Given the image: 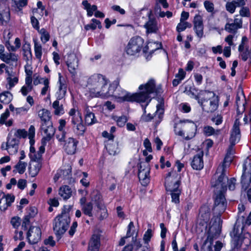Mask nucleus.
<instances>
[{"label": "nucleus", "mask_w": 251, "mask_h": 251, "mask_svg": "<svg viewBox=\"0 0 251 251\" xmlns=\"http://www.w3.org/2000/svg\"><path fill=\"white\" fill-rule=\"evenodd\" d=\"M223 176L222 175L219 178L218 181L213 184V187L215 188L214 191L215 195L213 210L214 214L217 215L212 218L209 223L208 236L201 248V251H211L213 240L216 239L221 232L222 220L220 216L226 209L227 205L224 195V193L226 192L225 182L222 183V181H226L227 179Z\"/></svg>", "instance_id": "nucleus-1"}, {"label": "nucleus", "mask_w": 251, "mask_h": 251, "mask_svg": "<svg viewBox=\"0 0 251 251\" xmlns=\"http://www.w3.org/2000/svg\"><path fill=\"white\" fill-rule=\"evenodd\" d=\"M119 83V80H115L110 85L108 88L107 85L106 88L102 90L99 97L108 98L110 96H115L121 98L124 100L136 101L139 102L147 101L146 104V106H147L151 101L150 95L153 94L158 95L162 93L161 86L156 87L154 80L151 79L145 84H142L139 86V89L141 91L140 93L130 95L125 91H122V95H120L115 93Z\"/></svg>", "instance_id": "nucleus-2"}, {"label": "nucleus", "mask_w": 251, "mask_h": 251, "mask_svg": "<svg viewBox=\"0 0 251 251\" xmlns=\"http://www.w3.org/2000/svg\"><path fill=\"white\" fill-rule=\"evenodd\" d=\"M70 208V206H64L61 213L53 220V230L58 239L61 238L69 226L71 222L69 214Z\"/></svg>", "instance_id": "nucleus-3"}, {"label": "nucleus", "mask_w": 251, "mask_h": 251, "mask_svg": "<svg viewBox=\"0 0 251 251\" xmlns=\"http://www.w3.org/2000/svg\"><path fill=\"white\" fill-rule=\"evenodd\" d=\"M240 121L238 119H236L234 122L233 126L231 132L230 137V145L228 147L226 154L225 157L223 165L221 167H225L228 165L232 160V155L234 153L233 146L238 143L241 138V133L240 130Z\"/></svg>", "instance_id": "nucleus-4"}, {"label": "nucleus", "mask_w": 251, "mask_h": 251, "mask_svg": "<svg viewBox=\"0 0 251 251\" xmlns=\"http://www.w3.org/2000/svg\"><path fill=\"white\" fill-rule=\"evenodd\" d=\"M107 80L100 74H94L88 80V86L91 97H99L102 90L106 88Z\"/></svg>", "instance_id": "nucleus-5"}, {"label": "nucleus", "mask_w": 251, "mask_h": 251, "mask_svg": "<svg viewBox=\"0 0 251 251\" xmlns=\"http://www.w3.org/2000/svg\"><path fill=\"white\" fill-rule=\"evenodd\" d=\"M203 97L199 101V104L202 110L207 113H212L217 110L218 107V98L215 94L211 91L201 92Z\"/></svg>", "instance_id": "nucleus-6"}, {"label": "nucleus", "mask_w": 251, "mask_h": 251, "mask_svg": "<svg viewBox=\"0 0 251 251\" xmlns=\"http://www.w3.org/2000/svg\"><path fill=\"white\" fill-rule=\"evenodd\" d=\"M152 158V155H149L146 157L145 162H140L138 167V177L143 185H146L149 182L151 168L149 162Z\"/></svg>", "instance_id": "nucleus-7"}, {"label": "nucleus", "mask_w": 251, "mask_h": 251, "mask_svg": "<svg viewBox=\"0 0 251 251\" xmlns=\"http://www.w3.org/2000/svg\"><path fill=\"white\" fill-rule=\"evenodd\" d=\"M180 176L176 172H169L166 177L165 186L166 190L170 192H176L177 190H181L179 188L180 184Z\"/></svg>", "instance_id": "nucleus-8"}, {"label": "nucleus", "mask_w": 251, "mask_h": 251, "mask_svg": "<svg viewBox=\"0 0 251 251\" xmlns=\"http://www.w3.org/2000/svg\"><path fill=\"white\" fill-rule=\"evenodd\" d=\"M222 176L226 177L227 179L226 181H222V183L225 182V185L226 187V190H227V186L229 190L233 191L235 188L236 179L234 177H232L230 179H228L226 176V170L225 167H219L216 172V175L215 177V178H212L211 180V185L213 187V184L216 183L219 180V178Z\"/></svg>", "instance_id": "nucleus-9"}, {"label": "nucleus", "mask_w": 251, "mask_h": 251, "mask_svg": "<svg viewBox=\"0 0 251 251\" xmlns=\"http://www.w3.org/2000/svg\"><path fill=\"white\" fill-rule=\"evenodd\" d=\"M144 40L139 36L132 38L129 41L126 49L128 55H135L139 52L143 48Z\"/></svg>", "instance_id": "nucleus-10"}, {"label": "nucleus", "mask_w": 251, "mask_h": 251, "mask_svg": "<svg viewBox=\"0 0 251 251\" xmlns=\"http://www.w3.org/2000/svg\"><path fill=\"white\" fill-rule=\"evenodd\" d=\"M251 182V159L247 158L243 165V173L241 177L242 189L246 190Z\"/></svg>", "instance_id": "nucleus-11"}, {"label": "nucleus", "mask_w": 251, "mask_h": 251, "mask_svg": "<svg viewBox=\"0 0 251 251\" xmlns=\"http://www.w3.org/2000/svg\"><path fill=\"white\" fill-rule=\"evenodd\" d=\"M180 124L182 125L181 128L184 129L185 131L188 134L185 137L186 140H189L195 136L197 126L194 122L187 120L180 121Z\"/></svg>", "instance_id": "nucleus-12"}, {"label": "nucleus", "mask_w": 251, "mask_h": 251, "mask_svg": "<svg viewBox=\"0 0 251 251\" xmlns=\"http://www.w3.org/2000/svg\"><path fill=\"white\" fill-rule=\"evenodd\" d=\"M71 124L74 132L77 135H83L86 130V126L83 124L82 117H76L71 120Z\"/></svg>", "instance_id": "nucleus-13"}, {"label": "nucleus", "mask_w": 251, "mask_h": 251, "mask_svg": "<svg viewBox=\"0 0 251 251\" xmlns=\"http://www.w3.org/2000/svg\"><path fill=\"white\" fill-rule=\"evenodd\" d=\"M66 63L69 71L73 75L76 74V70L78 66V60L76 55L74 53L68 54Z\"/></svg>", "instance_id": "nucleus-14"}, {"label": "nucleus", "mask_w": 251, "mask_h": 251, "mask_svg": "<svg viewBox=\"0 0 251 251\" xmlns=\"http://www.w3.org/2000/svg\"><path fill=\"white\" fill-rule=\"evenodd\" d=\"M27 237L30 244H34L37 243L41 239V229L37 226L30 227L27 232Z\"/></svg>", "instance_id": "nucleus-15"}, {"label": "nucleus", "mask_w": 251, "mask_h": 251, "mask_svg": "<svg viewBox=\"0 0 251 251\" xmlns=\"http://www.w3.org/2000/svg\"><path fill=\"white\" fill-rule=\"evenodd\" d=\"M203 151L199 150L197 154L195 155L191 162L192 167L196 170H201L203 168Z\"/></svg>", "instance_id": "nucleus-16"}, {"label": "nucleus", "mask_w": 251, "mask_h": 251, "mask_svg": "<svg viewBox=\"0 0 251 251\" xmlns=\"http://www.w3.org/2000/svg\"><path fill=\"white\" fill-rule=\"evenodd\" d=\"M194 29L199 38H201L203 35V25L202 18L200 15L195 16L194 19Z\"/></svg>", "instance_id": "nucleus-17"}, {"label": "nucleus", "mask_w": 251, "mask_h": 251, "mask_svg": "<svg viewBox=\"0 0 251 251\" xmlns=\"http://www.w3.org/2000/svg\"><path fill=\"white\" fill-rule=\"evenodd\" d=\"M64 149L69 154H73L75 152L78 141L73 138L70 137L67 140L64 139Z\"/></svg>", "instance_id": "nucleus-18"}, {"label": "nucleus", "mask_w": 251, "mask_h": 251, "mask_svg": "<svg viewBox=\"0 0 251 251\" xmlns=\"http://www.w3.org/2000/svg\"><path fill=\"white\" fill-rule=\"evenodd\" d=\"M19 140L17 138L10 139L8 137L6 144L5 150H7L10 154H14L17 153Z\"/></svg>", "instance_id": "nucleus-19"}, {"label": "nucleus", "mask_w": 251, "mask_h": 251, "mask_svg": "<svg viewBox=\"0 0 251 251\" xmlns=\"http://www.w3.org/2000/svg\"><path fill=\"white\" fill-rule=\"evenodd\" d=\"M236 103L237 106V112L238 114H241L245 109L246 99L243 92L238 93L236 97Z\"/></svg>", "instance_id": "nucleus-20"}, {"label": "nucleus", "mask_w": 251, "mask_h": 251, "mask_svg": "<svg viewBox=\"0 0 251 251\" xmlns=\"http://www.w3.org/2000/svg\"><path fill=\"white\" fill-rule=\"evenodd\" d=\"M59 80L58 82L59 83V90L56 93L57 100H60L62 99L65 96L67 90V85L65 83V80L62 79L61 74L58 73Z\"/></svg>", "instance_id": "nucleus-21"}, {"label": "nucleus", "mask_w": 251, "mask_h": 251, "mask_svg": "<svg viewBox=\"0 0 251 251\" xmlns=\"http://www.w3.org/2000/svg\"><path fill=\"white\" fill-rule=\"evenodd\" d=\"M18 57V55L15 53L5 52L2 56H0V59L5 63L11 65L13 63L17 62Z\"/></svg>", "instance_id": "nucleus-22"}, {"label": "nucleus", "mask_w": 251, "mask_h": 251, "mask_svg": "<svg viewBox=\"0 0 251 251\" xmlns=\"http://www.w3.org/2000/svg\"><path fill=\"white\" fill-rule=\"evenodd\" d=\"M100 246V235L94 234L89 242L88 251H99Z\"/></svg>", "instance_id": "nucleus-23"}, {"label": "nucleus", "mask_w": 251, "mask_h": 251, "mask_svg": "<svg viewBox=\"0 0 251 251\" xmlns=\"http://www.w3.org/2000/svg\"><path fill=\"white\" fill-rule=\"evenodd\" d=\"M145 28L147 29V32L148 33H156L158 28L157 27V23L155 18L149 17V20L144 25Z\"/></svg>", "instance_id": "nucleus-24"}, {"label": "nucleus", "mask_w": 251, "mask_h": 251, "mask_svg": "<svg viewBox=\"0 0 251 251\" xmlns=\"http://www.w3.org/2000/svg\"><path fill=\"white\" fill-rule=\"evenodd\" d=\"M42 165V161H31L29 164L28 171L31 177H35L38 175Z\"/></svg>", "instance_id": "nucleus-25"}, {"label": "nucleus", "mask_w": 251, "mask_h": 251, "mask_svg": "<svg viewBox=\"0 0 251 251\" xmlns=\"http://www.w3.org/2000/svg\"><path fill=\"white\" fill-rule=\"evenodd\" d=\"M41 129L46 135L47 139H51L55 133V128L53 127L51 122L47 124H42Z\"/></svg>", "instance_id": "nucleus-26"}, {"label": "nucleus", "mask_w": 251, "mask_h": 251, "mask_svg": "<svg viewBox=\"0 0 251 251\" xmlns=\"http://www.w3.org/2000/svg\"><path fill=\"white\" fill-rule=\"evenodd\" d=\"M85 124L88 126H91L97 123V119L96 118L94 114L91 111L90 107L86 106L85 110Z\"/></svg>", "instance_id": "nucleus-27"}, {"label": "nucleus", "mask_w": 251, "mask_h": 251, "mask_svg": "<svg viewBox=\"0 0 251 251\" xmlns=\"http://www.w3.org/2000/svg\"><path fill=\"white\" fill-rule=\"evenodd\" d=\"M59 126L58 127L59 133L56 135V138L58 141L61 142L64 141V139L66 138V132L64 130L66 125V121L65 120L61 119L59 121Z\"/></svg>", "instance_id": "nucleus-28"}, {"label": "nucleus", "mask_w": 251, "mask_h": 251, "mask_svg": "<svg viewBox=\"0 0 251 251\" xmlns=\"http://www.w3.org/2000/svg\"><path fill=\"white\" fill-rule=\"evenodd\" d=\"M23 55L24 59L27 63H32V55L30 45L27 44L23 47Z\"/></svg>", "instance_id": "nucleus-29"}, {"label": "nucleus", "mask_w": 251, "mask_h": 251, "mask_svg": "<svg viewBox=\"0 0 251 251\" xmlns=\"http://www.w3.org/2000/svg\"><path fill=\"white\" fill-rule=\"evenodd\" d=\"M90 202L95 204L97 208L105 205L101 195L98 192L93 193Z\"/></svg>", "instance_id": "nucleus-30"}, {"label": "nucleus", "mask_w": 251, "mask_h": 251, "mask_svg": "<svg viewBox=\"0 0 251 251\" xmlns=\"http://www.w3.org/2000/svg\"><path fill=\"white\" fill-rule=\"evenodd\" d=\"M50 114L49 111L44 108L38 111V115L42 122V124H48V123H51Z\"/></svg>", "instance_id": "nucleus-31"}, {"label": "nucleus", "mask_w": 251, "mask_h": 251, "mask_svg": "<svg viewBox=\"0 0 251 251\" xmlns=\"http://www.w3.org/2000/svg\"><path fill=\"white\" fill-rule=\"evenodd\" d=\"M10 20V12L8 8L3 9L0 5V21L2 25L7 24Z\"/></svg>", "instance_id": "nucleus-32"}, {"label": "nucleus", "mask_w": 251, "mask_h": 251, "mask_svg": "<svg viewBox=\"0 0 251 251\" xmlns=\"http://www.w3.org/2000/svg\"><path fill=\"white\" fill-rule=\"evenodd\" d=\"M84 9L87 11V16L91 17L93 15L94 12L97 11V6L96 5H91L87 0H85L82 2Z\"/></svg>", "instance_id": "nucleus-33"}, {"label": "nucleus", "mask_w": 251, "mask_h": 251, "mask_svg": "<svg viewBox=\"0 0 251 251\" xmlns=\"http://www.w3.org/2000/svg\"><path fill=\"white\" fill-rule=\"evenodd\" d=\"M72 191L69 186H63L60 188L59 194L64 200L69 199L72 196Z\"/></svg>", "instance_id": "nucleus-34"}, {"label": "nucleus", "mask_w": 251, "mask_h": 251, "mask_svg": "<svg viewBox=\"0 0 251 251\" xmlns=\"http://www.w3.org/2000/svg\"><path fill=\"white\" fill-rule=\"evenodd\" d=\"M203 132L204 134L206 136H210L211 135L217 136L220 134L221 130H215L213 127L209 126H204L203 128Z\"/></svg>", "instance_id": "nucleus-35"}, {"label": "nucleus", "mask_w": 251, "mask_h": 251, "mask_svg": "<svg viewBox=\"0 0 251 251\" xmlns=\"http://www.w3.org/2000/svg\"><path fill=\"white\" fill-rule=\"evenodd\" d=\"M12 100V95L8 91L0 94V101L4 104H8Z\"/></svg>", "instance_id": "nucleus-36"}, {"label": "nucleus", "mask_w": 251, "mask_h": 251, "mask_svg": "<svg viewBox=\"0 0 251 251\" xmlns=\"http://www.w3.org/2000/svg\"><path fill=\"white\" fill-rule=\"evenodd\" d=\"M93 203L90 201L87 202L86 204L81 207V210L82 211L83 213L89 217L93 216Z\"/></svg>", "instance_id": "nucleus-37"}, {"label": "nucleus", "mask_w": 251, "mask_h": 251, "mask_svg": "<svg viewBox=\"0 0 251 251\" xmlns=\"http://www.w3.org/2000/svg\"><path fill=\"white\" fill-rule=\"evenodd\" d=\"M52 107L54 109V112L55 115H59L64 113L63 104H60L58 100H56L53 102Z\"/></svg>", "instance_id": "nucleus-38"}, {"label": "nucleus", "mask_w": 251, "mask_h": 251, "mask_svg": "<svg viewBox=\"0 0 251 251\" xmlns=\"http://www.w3.org/2000/svg\"><path fill=\"white\" fill-rule=\"evenodd\" d=\"M92 23L86 25L84 26V28L86 30H88L90 29L95 30L97 28V25L99 29H101L102 28V26L101 25V23L100 21L96 19H93L91 20Z\"/></svg>", "instance_id": "nucleus-39"}, {"label": "nucleus", "mask_w": 251, "mask_h": 251, "mask_svg": "<svg viewBox=\"0 0 251 251\" xmlns=\"http://www.w3.org/2000/svg\"><path fill=\"white\" fill-rule=\"evenodd\" d=\"M1 194H2L3 196L0 199V203H7L8 206H10L11 203L14 202L15 197L10 194L5 195L2 192H1Z\"/></svg>", "instance_id": "nucleus-40"}, {"label": "nucleus", "mask_w": 251, "mask_h": 251, "mask_svg": "<svg viewBox=\"0 0 251 251\" xmlns=\"http://www.w3.org/2000/svg\"><path fill=\"white\" fill-rule=\"evenodd\" d=\"M197 94L196 92H197V90L195 88H190V89L187 91V94L190 97V98L192 99H194L198 100V103H199V101L201 100L200 99L201 96H202L201 94V92Z\"/></svg>", "instance_id": "nucleus-41"}, {"label": "nucleus", "mask_w": 251, "mask_h": 251, "mask_svg": "<svg viewBox=\"0 0 251 251\" xmlns=\"http://www.w3.org/2000/svg\"><path fill=\"white\" fill-rule=\"evenodd\" d=\"M38 31L41 34L40 38L43 43L45 44L49 40L50 38V34L45 28H41Z\"/></svg>", "instance_id": "nucleus-42"}, {"label": "nucleus", "mask_w": 251, "mask_h": 251, "mask_svg": "<svg viewBox=\"0 0 251 251\" xmlns=\"http://www.w3.org/2000/svg\"><path fill=\"white\" fill-rule=\"evenodd\" d=\"M34 47L35 56L40 61L42 55V46L36 41H34Z\"/></svg>", "instance_id": "nucleus-43"}, {"label": "nucleus", "mask_w": 251, "mask_h": 251, "mask_svg": "<svg viewBox=\"0 0 251 251\" xmlns=\"http://www.w3.org/2000/svg\"><path fill=\"white\" fill-rule=\"evenodd\" d=\"M191 26V24L188 22L180 21L176 26V30L178 33H180L184 31L187 28H190Z\"/></svg>", "instance_id": "nucleus-44"}, {"label": "nucleus", "mask_w": 251, "mask_h": 251, "mask_svg": "<svg viewBox=\"0 0 251 251\" xmlns=\"http://www.w3.org/2000/svg\"><path fill=\"white\" fill-rule=\"evenodd\" d=\"M204 7L206 11L212 15L215 13L214 10V5L213 3L209 0H205L203 2Z\"/></svg>", "instance_id": "nucleus-45"}, {"label": "nucleus", "mask_w": 251, "mask_h": 251, "mask_svg": "<svg viewBox=\"0 0 251 251\" xmlns=\"http://www.w3.org/2000/svg\"><path fill=\"white\" fill-rule=\"evenodd\" d=\"M201 217L203 218V220L207 222L210 218V212L209 209L206 207H201L200 209Z\"/></svg>", "instance_id": "nucleus-46"}, {"label": "nucleus", "mask_w": 251, "mask_h": 251, "mask_svg": "<svg viewBox=\"0 0 251 251\" xmlns=\"http://www.w3.org/2000/svg\"><path fill=\"white\" fill-rule=\"evenodd\" d=\"M26 166V163L20 160L15 165V168L19 174H23L25 172Z\"/></svg>", "instance_id": "nucleus-47"}, {"label": "nucleus", "mask_w": 251, "mask_h": 251, "mask_svg": "<svg viewBox=\"0 0 251 251\" xmlns=\"http://www.w3.org/2000/svg\"><path fill=\"white\" fill-rule=\"evenodd\" d=\"M106 149L110 155H114L118 152V144L116 143L108 145Z\"/></svg>", "instance_id": "nucleus-48"}, {"label": "nucleus", "mask_w": 251, "mask_h": 251, "mask_svg": "<svg viewBox=\"0 0 251 251\" xmlns=\"http://www.w3.org/2000/svg\"><path fill=\"white\" fill-rule=\"evenodd\" d=\"M27 136V132L24 129H19L14 130V138H17L19 140L21 138H25Z\"/></svg>", "instance_id": "nucleus-49"}, {"label": "nucleus", "mask_w": 251, "mask_h": 251, "mask_svg": "<svg viewBox=\"0 0 251 251\" xmlns=\"http://www.w3.org/2000/svg\"><path fill=\"white\" fill-rule=\"evenodd\" d=\"M161 101H163L162 100ZM163 102H160V103L156 106L157 110L154 114V117L158 116V118L161 120L163 117L164 109L162 108Z\"/></svg>", "instance_id": "nucleus-50"}, {"label": "nucleus", "mask_w": 251, "mask_h": 251, "mask_svg": "<svg viewBox=\"0 0 251 251\" xmlns=\"http://www.w3.org/2000/svg\"><path fill=\"white\" fill-rule=\"evenodd\" d=\"M225 29L229 33H234L239 29L237 26L234 23H226L225 25Z\"/></svg>", "instance_id": "nucleus-51"}, {"label": "nucleus", "mask_w": 251, "mask_h": 251, "mask_svg": "<svg viewBox=\"0 0 251 251\" xmlns=\"http://www.w3.org/2000/svg\"><path fill=\"white\" fill-rule=\"evenodd\" d=\"M181 192V190H177L176 192H171L172 202L176 203L179 202V196Z\"/></svg>", "instance_id": "nucleus-52"}, {"label": "nucleus", "mask_w": 251, "mask_h": 251, "mask_svg": "<svg viewBox=\"0 0 251 251\" xmlns=\"http://www.w3.org/2000/svg\"><path fill=\"white\" fill-rule=\"evenodd\" d=\"M114 120L116 121L117 125L120 127L124 126L127 121V119L126 116L116 117L114 118Z\"/></svg>", "instance_id": "nucleus-53"}, {"label": "nucleus", "mask_w": 251, "mask_h": 251, "mask_svg": "<svg viewBox=\"0 0 251 251\" xmlns=\"http://www.w3.org/2000/svg\"><path fill=\"white\" fill-rule=\"evenodd\" d=\"M239 14L242 17H250L251 16L250 9L248 7L242 6L239 11Z\"/></svg>", "instance_id": "nucleus-54"}, {"label": "nucleus", "mask_w": 251, "mask_h": 251, "mask_svg": "<svg viewBox=\"0 0 251 251\" xmlns=\"http://www.w3.org/2000/svg\"><path fill=\"white\" fill-rule=\"evenodd\" d=\"M98 209H99V211H100V215L99 217V219L100 220H102L104 219H105L108 216L107 211L105 206L103 205L102 206L98 208Z\"/></svg>", "instance_id": "nucleus-55"}, {"label": "nucleus", "mask_w": 251, "mask_h": 251, "mask_svg": "<svg viewBox=\"0 0 251 251\" xmlns=\"http://www.w3.org/2000/svg\"><path fill=\"white\" fill-rule=\"evenodd\" d=\"M236 7V5L233 1L227 2L226 4V10L231 14L233 13L235 11Z\"/></svg>", "instance_id": "nucleus-56"}, {"label": "nucleus", "mask_w": 251, "mask_h": 251, "mask_svg": "<svg viewBox=\"0 0 251 251\" xmlns=\"http://www.w3.org/2000/svg\"><path fill=\"white\" fill-rule=\"evenodd\" d=\"M42 155L38 152H35L34 154H29V157L31 161H42Z\"/></svg>", "instance_id": "nucleus-57"}, {"label": "nucleus", "mask_w": 251, "mask_h": 251, "mask_svg": "<svg viewBox=\"0 0 251 251\" xmlns=\"http://www.w3.org/2000/svg\"><path fill=\"white\" fill-rule=\"evenodd\" d=\"M152 236V230L151 229H148L145 233L143 237V240L145 244L149 243Z\"/></svg>", "instance_id": "nucleus-58"}, {"label": "nucleus", "mask_w": 251, "mask_h": 251, "mask_svg": "<svg viewBox=\"0 0 251 251\" xmlns=\"http://www.w3.org/2000/svg\"><path fill=\"white\" fill-rule=\"evenodd\" d=\"M68 114L70 116L72 117L71 120L74 118H76V117H82L81 114L74 108L71 109Z\"/></svg>", "instance_id": "nucleus-59"}, {"label": "nucleus", "mask_w": 251, "mask_h": 251, "mask_svg": "<svg viewBox=\"0 0 251 251\" xmlns=\"http://www.w3.org/2000/svg\"><path fill=\"white\" fill-rule=\"evenodd\" d=\"M10 113L9 111V110L8 109H6L4 113H2L0 118V124L1 125L4 124L5 122H6V120L8 118V117L9 116Z\"/></svg>", "instance_id": "nucleus-60"}, {"label": "nucleus", "mask_w": 251, "mask_h": 251, "mask_svg": "<svg viewBox=\"0 0 251 251\" xmlns=\"http://www.w3.org/2000/svg\"><path fill=\"white\" fill-rule=\"evenodd\" d=\"M43 83L44 87L42 89L41 94L42 95H45L49 88V80L48 79L46 78L44 79Z\"/></svg>", "instance_id": "nucleus-61"}, {"label": "nucleus", "mask_w": 251, "mask_h": 251, "mask_svg": "<svg viewBox=\"0 0 251 251\" xmlns=\"http://www.w3.org/2000/svg\"><path fill=\"white\" fill-rule=\"evenodd\" d=\"M7 80L8 82V84L9 85V89H11L16 84H17L18 82V78L17 77H14V78H12L11 77H8L7 78Z\"/></svg>", "instance_id": "nucleus-62"}, {"label": "nucleus", "mask_w": 251, "mask_h": 251, "mask_svg": "<svg viewBox=\"0 0 251 251\" xmlns=\"http://www.w3.org/2000/svg\"><path fill=\"white\" fill-rule=\"evenodd\" d=\"M11 223L14 227H18L20 225L21 219L18 217H13L11 220Z\"/></svg>", "instance_id": "nucleus-63"}, {"label": "nucleus", "mask_w": 251, "mask_h": 251, "mask_svg": "<svg viewBox=\"0 0 251 251\" xmlns=\"http://www.w3.org/2000/svg\"><path fill=\"white\" fill-rule=\"evenodd\" d=\"M31 23L34 28L37 30L38 31L39 29V23L38 20L34 16H31L30 18Z\"/></svg>", "instance_id": "nucleus-64"}]
</instances>
